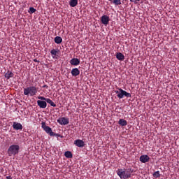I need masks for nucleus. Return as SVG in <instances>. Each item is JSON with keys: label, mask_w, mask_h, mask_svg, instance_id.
<instances>
[{"label": "nucleus", "mask_w": 179, "mask_h": 179, "mask_svg": "<svg viewBox=\"0 0 179 179\" xmlns=\"http://www.w3.org/2000/svg\"><path fill=\"white\" fill-rule=\"evenodd\" d=\"M130 2H139L141 0H129Z\"/></svg>", "instance_id": "26"}, {"label": "nucleus", "mask_w": 179, "mask_h": 179, "mask_svg": "<svg viewBox=\"0 0 179 179\" xmlns=\"http://www.w3.org/2000/svg\"><path fill=\"white\" fill-rule=\"evenodd\" d=\"M115 93H116L117 97L118 99H124V90L121 88H118L117 91H115Z\"/></svg>", "instance_id": "11"}, {"label": "nucleus", "mask_w": 179, "mask_h": 179, "mask_svg": "<svg viewBox=\"0 0 179 179\" xmlns=\"http://www.w3.org/2000/svg\"><path fill=\"white\" fill-rule=\"evenodd\" d=\"M118 124L120 125V127H127L128 125V122L124 119H120Z\"/></svg>", "instance_id": "15"}, {"label": "nucleus", "mask_w": 179, "mask_h": 179, "mask_svg": "<svg viewBox=\"0 0 179 179\" xmlns=\"http://www.w3.org/2000/svg\"><path fill=\"white\" fill-rule=\"evenodd\" d=\"M34 62H40V60H38L37 59H34Z\"/></svg>", "instance_id": "27"}, {"label": "nucleus", "mask_w": 179, "mask_h": 179, "mask_svg": "<svg viewBox=\"0 0 179 179\" xmlns=\"http://www.w3.org/2000/svg\"><path fill=\"white\" fill-rule=\"evenodd\" d=\"M65 157H67V159H72V152L70 151H66L64 153Z\"/></svg>", "instance_id": "21"}, {"label": "nucleus", "mask_w": 179, "mask_h": 179, "mask_svg": "<svg viewBox=\"0 0 179 179\" xmlns=\"http://www.w3.org/2000/svg\"><path fill=\"white\" fill-rule=\"evenodd\" d=\"M113 3L114 5H116V6L121 5V0H114Z\"/></svg>", "instance_id": "25"}, {"label": "nucleus", "mask_w": 179, "mask_h": 179, "mask_svg": "<svg viewBox=\"0 0 179 179\" xmlns=\"http://www.w3.org/2000/svg\"><path fill=\"white\" fill-rule=\"evenodd\" d=\"M71 73L72 76H78V75L80 73V71H79V69L75 68L71 70Z\"/></svg>", "instance_id": "14"}, {"label": "nucleus", "mask_w": 179, "mask_h": 179, "mask_svg": "<svg viewBox=\"0 0 179 179\" xmlns=\"http://www.w3.org/2000/svg\"><path fill=\"white\" fill-rule=\"evenodd\" d=\"M153 177H155V178H159V177H160V172L159 171L155 172L153 173Z\"/></svg>", "instance_id": "24"}, {"label": "nucleus", "mask_w": 179, "mask_h": 179, "mask_svg": "<svg viewBox=\"0 0 179 179\" xmlns=\"http://www.w3.org/2000/svg\"><path fill=\"white\" fill-rule=\"evenodd\" d=\"M70 64L74 66H78L80 64V60L78 58H73L70 60Z\"/></svg>", "instance_id": "13"}, {"label": "nucleus", "mask_w": 179, "mask_h": 179, "mask_svg": "<svg viewBox=\"0 0 179 179\" xmlns=\"http://www.w3.org/2000/svg\"><path fill=\"white\" fill-rule=\"evenodd\" d=\"M43 87H45L46 89H48V85H45L43 86Z\"/></svg>", "instance_id": "28"}, {"label": "nucleus", "mask_w": 179, "mask_h": 179, "mask_svg": "<svg viewBox=\"0 0 179 179\" xmlns=\"http://www.w3.org/2000/svg\"><path fill=\"white\" fill-rule=\"evenodd\" d=\"M149 160H150V157H149L148 155H141L140 157V162H141V163H148Z\"/></svg>", "instance_id": "12"}, {"label": "nucleus", "mask_w": 179, "mask_h": 179, "mask_svg": "<svg viewBox=\"0 0 179 179\" xmlns=\"http://www.w3.org/2000/svg\"><path fill=\"white\" fill-rule=\"evenodd\" d=\"M37 105L40 108H47V102L45 100H38L37 101Z\"/></svg>", "instance_id": "8"}, {"label": "nucleus", "mask_w": 179, "mask_h": 179, "mask_svg": "<svg viewBox=\"0 0 179 179\" xmlns=\"http://www.w3.org/2000/svg\"><path fill=\"white\" fill-rule=\"evenodd\" d=\"M109 1H113V0H109Z\"/></svg>", "instance_id": "29"}, {"label": "nucleus", "mask_w": 179, "mask_h": 179, "mask_svg": "<svg viewBox=\"0 0 179 179\" xmlns=\"http://www.w3.org/2000/svg\"><path fill=\"white\" fill-rule=\"evenodd\" d=\"M74 145L78 148H85V141L80 139H77L74 141Z\"/></svg>", "instance_id": "10"}, {"label": "nucleus", "mask_w": 179, "mask_h": 179, "mask_svg": "<svg viewBox=\"0 0 179 179\" xmlns=\"http://www.w3.org/2000/svg\"><path fill=\"white\" fill-rule=\"evenodd\" d=\"M5 78H6V79H10V78H13V73L12 71H8L6 74H5Z\"/></svg>", "instance_id": "18"}, {"label": "nucleus", "mask_w": 179, "mask_h": 179, "mask_svg": "<svg viewBox=\"0 0 179 179\" xmlns=\"http://www.w3.org/2000/svg\"><path fill=\"white\" fill-rule=\"evenodd\" d=\"M36 8H34V7H30L29 10H28V13H30V15L34 13V12H36Z\"/></svg>", "instance_id": "22"}, {"label": "nucleus", "mask_w": 179, "mask_h": 179, "mask_svg": "<svg viewBox=\"0 0 179 179\" xmlns=\"http://www.w3.org/2000/svg\"><path fill=\"white\" fill-rule=\"evenodd\" d=\"M101 22L102 24H104V26H107L110 22V17L108 15H103L101 17Z\"/></svg>", "instance_id": "7"}, {"label": "nucleus", "mask_w": 179, "mask_h": 179, "mask_svg": "<svg viewBox=\"0 0 179 179\" xmlns=\"http://www.w3.org/2000/svg\"><path fill=\"white\" fill-rule=\"evenodd\" d=\"M116 58L119 61H124L125 59V56H124V55L122 53L118 52L116 55Z\"/></svg>", "instance_id": "16"}, {"label": "nucleus", "mask_w": 179, "mask_h": 179, "mask_svg": "<svg viewBox=\"0 0 179 179\" xmlns=\"http://www.w3.org/2000/svg\"><path fill=\"white\" fill-rule=\"evenodd\" d=\"M38 99L39 100H45L46 103H48V104H50L51 107H57V104H55L54 101H52V100H51L50 99L45 98L44 96H38Z\"/></svg>", "instance_id": "5"}, {"label": "nucleus", "mask_w": 179, "mask_h": 179, "mask_svg": "<svg viewBox=\"0 0 179 179\" xmlns=\"http://www.w3.org/2000/svg\"><path fill=\"white\" fill-rule=\"evenodd\" d=\"M19 150H20V146L19 145H12L8 149V156H16V155L19 154Z\"/></svg>", "instance_id": "2"}, {"label": "nucleus", "mask_w": 179, "mask_h": 179, "mask_svg": "<svg viewBox=\"0 0 179 179\" xmlns=\"http://www.w3.org/2000/svg\"><path fill=\"white\" fill-rule=\"evenodd\" d=\"M41 127H42L43 131H45V132H46V134H50V136H55L56 134L54 132H52V129H51V127L47 126L45 124V122H42Z\"/></svg>", "instance_id": "4"}, {"label": "nucleus", "mask_w": 179, "mask_h": 179, "mask_svg": "<svg viewBox=\"0 0 179 179\" xmlns=\"http://www.w3.org/2000/svg\"><path fill=\"white\" fill-rule=\"evenodd\" d=\"M57 122L60 125H68V124H69V119L67 117H59L57 120Z\"/></svg>", "instance_id": "6"}, {"label": "nucleus", "mask_w": 179, "mask_h": 179, "mask_svg": "<svg viewBox=\"0 0 179 179\" xmlns=\"http://www.w3.org/2000/svg\"><path fill=\"white\" fill-rule=\"evenodd\" d=\"M55 43H56V44H61V43H62V38L61 36H56L55 38Z\"/></svg>", "instance_id": "20"}, {"label": "nucleus", "mask_w": 179, "mask_h": 179, "mask_svg": "<svg viewBox=\"0 0 179 179\" xmlns=\"http://www.w3.org/2000/svg\"><path fill=\"white\" fill-rule=\"evenodd\" d=\"M131 97V95L130 93L127 92L125 90H123V97Z\"/></svg>", "instance_id": "23"}, {"label": "nucleus", "mask_w": 179, "mask_h": 179, "mask_svg": "<svg viewBox=\"0 0 179 179\" xmlns=\"http://www.w3.org/2000/svg\"><path fill=\"white\" fill-rule=\"evenodd\" d=\"M58 52H59V50L58 49H52L50 51V54L52 55V57L55 58V57H57V54H58Z\"/></svg>", "instance_id": "17"}, {"label": "nucleus", "mask_w": 179, "mask_h": 179, "mask_svg": "<svg viewBox=\"0 0 179 179\" xmlns=\"http://www.w3.org/2000/svg\"><path fill=\"white\" fill-rule=\"evenodd\" d=\"M13 129H15V131H19L23 129V125L19 122H14L13 124Z\"/></svg>", "instance_id": "9"}, {"label": "nucleus", "mask_w": 179, "mask_h": 179, "mask_svg": "<svg viewBox=\"0 0 179 179\" xmlns=\"http://www.w3.org/2000/svg\"><path fill=\"white\" fill-rule=\"evenodd\" d=\"M134 173V170L129 169L127 171L125 169H119L117 171V174L121 179L131 178V174Z\"/></svg>", "instance_id": "1"}, {"label": "nucleus", "mask_w": 179, "mask_h": 179, "mask_svg": "<svg viewBox=\"0 0 179 179\" xmlns=\"http://www.w3.org/2000/svg\"><path fill=\"white\" fill-rule=\"evenodd\" d=\"M24 96H30L33 97V96H36L37 94V87L34 86H30L24 89Z\"/></svg>", "instance_id": "3"}, {"label": "nucleus", "mask_w": 179, "mask_h": 179, "mask_svg": "<svg viewBox=\"0 0 179 179\" xmlns=\"http://www.w3.org/2000/svg\"><path fill=\"white\" fill-rule=\"evenodd\" d=\"M69 5L71 8H75L78 5V0H71Z\"/></svg>", "instance_id": "19"}]
</instances>
